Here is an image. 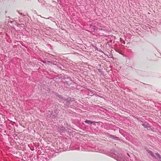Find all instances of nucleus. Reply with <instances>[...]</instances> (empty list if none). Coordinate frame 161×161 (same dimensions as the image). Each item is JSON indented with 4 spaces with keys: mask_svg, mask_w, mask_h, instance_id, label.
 Segmentation results:
<instances>
[{
    "mask_svg": "<svg viewBox=\"0 0 161 161\" xmlns=\"http://www.w3.org/2000/svg\"><path fill=\"white\" fill-rule=\"evenodd\" d=\"M147 153H148L150 154L152 157H156V156H158V157L159 158V159H160V156L159 154L157 153L154 154L153 153L152 151L149 150H147Z\"/></svg>",
    "mask_w": 161,
    "mask_h": 161,
    "instance_id": "nucleus-1",
    "label": "nucleus"
},
{
    "mask_svg": "<svg viewBox=\"0 0 161 161\" xmlns=\"http://www.w3.org/2000/svg\"><path fill=\"white\" fill-rule=\"evenodd\" d=\"M85 122L87 123V124H93V123H94V122L93 121H92L91 120H86L85 121Z\"/></svg>",
    "mask_w": 161,
    "mask_h": 161,
    "instance_id": "nucleus-2",
    "label": "nucleus"
}]
</instances>
